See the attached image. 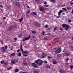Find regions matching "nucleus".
Returning <instances> with one entry per match:
<instances>
[{
  "label": "nucleus",
  "mask_w": 73,
  "mask_h": 73,
  "mask_svg": "<svg viewBox=\"0 0 73 73\" xmlns=\"http://www.w3.org/2000/svg\"><path fill=\"white\" fill-rule=\"evenodd\" d=\"M34 62L37 64H38V66H40L42 64V63H43V61L40 59H38L36 60H35Z\"/></svg>",
  "instance_id": "1"
},
{
  "label": "nucleus",
  "mask_w": 73,
  "mask_h": 73,
  "mask_svg": "<svg viewBox=\"0 0 73 73\" xmlns=\"http://www.w3.org/2000/svg\"><path fill=\"white\" fill-rule=\"evenodd\" d=\"M62 26L63 28H65V30H66V31L68 30V29L69 28V25L66 24H63Z\"/></svg>",
  "instance_id": "2"
},
{
  "label": "nucleus",
  "mask_w": 73,
  "mask_h": 73,
  "mask_svg": "<svg viewBox=\"0 0 73 73\" xmlns=\"http://www.w3.org/2000/svg\"><path fill=\"white\" fill-rule=\"evenodd\" d=\"M60 52H61V48H58L57 50L55 51V54L60 53Z\"/></svg>",
  "instance_id": "3"
},
{
  "label": "nucleus",
  "mask_w": 73,
  "mask_h": 73,
  "mask_svg": "<svg viewBox=\"0 0 73 73\" xmlns=\"http://www.w3.org/2000/svg\"><path fill=\"white\" fill-rule=\"evenodd\" d=\"M30 37H31V36H29V37H26L25 38V39H23V40H22V41H26L28 40H29V38H30Z\"/></svg>",
  "instance_id": "4"
},
{
  "label": "nucleus",
  "mask_w": 73,
  "mask_h": 73,
  "mask_svg": "<svg viewBox=\"0 0 73 73\" xmlns=\"http://www.w3.org/2000/svg\"><path fill=\"white\" fill-rule=\"evenodd\" d=\"M31 65H32L33 67H34V68H36L37 67V64L34 63H31Z\"/></svg>",
  "instance_id": "5"
},
{
  "label": "nucleus",
  "mask_w": 73,
  "mask_h": 73,
  "mask_svg": "<svg viewBox=\"0 0 73 73\" xmlns=\"http://www.w3.org/2000/svg\"><path fill=\"white\" fill-rule=\"evenodd\" d=\"M63 12V11L62 10H60V11L58 12V15L59 16H60L61 13H62Z\"/></svg>",
  "instance_id": "6"
},
{
  "label": "nucleus",
  "mask_w": 73,
  "mask_h": 73,
  "mask_svg": "<svg viewBox=\"0 0 73 73\" xmlns=\"http://www.w3.org/2000/svg\"><path fill=\"white\" fill-rule=\"evenodd\" d=\"M23 54H29V52L27 51H25L23 52Z\"/></svg>",
  "instance_id": "7"
},
{
  "label": "nucleus",
  "mask_w": 73,
  "mask_h": 73,
  "mask_svg": "<svg viewBox=\"0 0 73 73\" xmlns=\"http://www.w3.org/2000/svg\"><path fill=\"white\" fill-rule=\"evenodd\" d=\"M13 29V26H11L10 27L9 29V31H11Z\"/></svg>",
  "instance_id": "8"
},
{
  "label": "nucleus",
  "mask_w": 73,
  "mask_h": 73,
  "mask_svg": "<svg viewBox=\"0 0 73 73\" xmlns=\"http://www.w3.org/2000/svg\"><path fill=\"white\" fill-rule=\"evenodd\" d=\"M46 56V55L45 54H42V58H45Z\"/></svg>",
  "instance_id": "9"
},
{
  "label": "nucleus",
  "mask_w": 73,
  "mask_h": 73,
  "mask_svg": "<svg viewBox=\"0 0 73 73\" xmlns=\"http://www.w3.org/2000/svg\"><path fill=\"white\" fill-rule=\"evenodd\" d=\"M65 54L66 55V56H70V54L68 52H65Z\"/></svg>",
  "instance_id": "10"
},
{
  "label": "nucleus",
  "mask_w": 73,
  "mask_h": 73,
  "mask_svg": "<svg viewBox=\"0 0 73 73\" xmlns=\"http://www.w3.org/2000/svg\"><path fill=\"white\" fill-rule=\"evenodd\" d=\"M40 72V71H37L35 70H34V73H38Z\"/></svg>",
  "instance_id": "11"
},
{
  "label": "nucleus",
  "mask_w": 73,
  "mask_h": 73,
  "mask_svg": "<svg viewBox=\"0 0 73 73\" xmlns=\"http://www.w3.org/2000/svg\"><path fill=\"white\" fill-rule=\"evenodd\" d=\"M2 49L4 52H6V50H5V49L4 47H3L2 48Z\"/></svg>",
  "instance_id": "12"
},
{
  "label": "nucleus",
  "mask_w": 73,
  "mask_h": 73,
  "mask_svg": "<svg viewBox=\"0 0 73 73\" xmlns=\"http://www.w3.org/2000/svg\"><path fill=\"white\" fill-rule=\"evenodd\" d=\"M20 50L22 51V52L23 53L24 51L23 50V49L22 48V45L21 44V46L20 47Z\"/></svg>",
  "instance_id": "13"
},
{
  "label": "nucleus",
  "mask_w": 73,
  "mask_h": 73,
  "mask_svg": "<svg viewBox=\"0 0 73 73\" xmlns=\"http://www.w3.org/2000/svg\"><path fill=\"white\" fill-rule=\"evenodd\" d=\"M40 11H44V7H40L39 9Z\"/></svg>",
  "instance_id": "14"
},
{
  "label": "nucleus",
  "mask_w": 73,
  "mask_h": 73,
  "mask_svg": "<svg viewBox=\"0 0 73 73\" xmlns=\"http://www.w3.org/2000/svg\"><path fill=\"white\" fill-rule=\"evenodd\" d=\"M52 63L53 64H57V62H56V61L53 60L52 61Z\"/></svg>",
  "instance_id": "15"
},
{
  "label": "nucleus",
  "mask_w": 73,
  "mask_h": 73,
  "mask_svg": "<svg viewBox=\"0 0 73 73\" xmlns=\"http://www.w3.org/2000/svg\"><path fill=\"white\" fill-rule=\"evenodd\" d=\"M19 71V70L18 69H16L15 70V72H18Z\"/></svg>",
  "instance_id": "16"
},
{
  "label": "nucleus",
  "mask_w": 73,
  "mask_h": 73,
  "mask_svg": "<svg viewBox=\"0 0 73 73\" xmlns=\"http://www.w3.org/2000/svg\"><path fill=\"white\" fill-rule=\"evenodd\" d=\"M23 64L24 65H27V63L25 62H23Z\"/></svg>",
  "instance_id": "17"
},
{
  "label": "nucleus",
  "mask_w": 73,
  "mask_h": 73,
  "mask_svg": "<svg viewBox=\"0 0 73 73\" xmlns=\"http://www.w3.org/2000/svg\"><path fill=\"white\" fill-rule=\"evenodd\" d=\"M16 5H15V6H19V5H20V4H19V3L18 2H17L16 4Z\"/></svg>",
  "instance_id": "18"
},
{
  "label": "nucleus",
  "mask_w": 73,
  "mask_h": 73,
  "mask_svg": "<svg viewBox=\"0 0 73 73\" xmlns=\"http://www.w3.org/2000/svg\"><path fill=\"white\" fill-rule=\"evenodd\" d=\"M17 2H16V1H13V4H14V5H16V3Z\"/></svg>",
  "instance_id": "19"
},
{
  "label": "nucleus",
  "mask_w": 73,
  "mask_h": 73,
  "mask_svg": "<svg viewBox=\"0 0 73 73\" xmlns=\"http://www.w3.org/2000/svg\"><path fill=\"white\" fill-rule=\"evenodd\" d=\"M12 67H8L7 68V70H11V69H12Z\"/></svg>",
  "instance_id": "20"
},
{
  "label": "nucleus",
  "mask_w": 73,
  "mask_h": 73,
  "mask_svg": "<svg viewBox=\"0 0 73 73\" xmlns=\"http://www.w3.org/2000/svg\"><path fill=\"white\" fill-rule=\"evenodd\" d=\"M46 68H48V69H49V68H50V66L49 65H46Z\"/></svg>",
  "instance_id": "21"
},
{
  "label": "nucleus",
  "mask_w": 73,
  "mask_h": 73,
  "mask_svg": "<svg viewBox=\"0 0 73 73\" xmlns=\"http://www.w3.org/2000/svg\"><path fill=\"white\" fill-rule=\"evenodd\" d=\"M11 63L13 64H15V61L14 60H12L11 61Z\"/></svg>",
  "instance_id": "22"
},
{
  "label": "nucleus",
  "mask_w": 73,
  "mask_h": 73,
  "mask_svg": "<svg viewBox=\"0 0 73 73\" xmlns=\"http://www.w3.org/2000/svg\"><path fill=\"white\" fill-rule=\"evenodd\" d=\"M51 1L54 3L56 2V0H51Z\"/></svg>",
  "instance_id": "23"
},
{
  "label": "nucleus",
  "mask_w": 73,
  "mask_h": 73,
  "mask_svg": "<svg viewBox=\"0 0 73 73\" xmlns=\"http://www.w3.org/2000/svg\"><path fill=\"white\" fill-rule=\"evenodd\" d=\"M26 13L27 14H28V13H30V10H28L27 12H26Z\"/></svg>",
  "instance_id": "24"
},
{
  "label": "nucleus",
  "mask_w": 73,
  "mask_h": 73,
  "mask_svg": "<svg viewBox=\"0 0 73 73\" xmlns=\"http://www.w3.org/2000/svg\"><path fill=\"white\" fill-rule=\"evenodd\" d=\"M60 73H64V71H63V70H61L60 71Z\"/></svg>",
  "instance_id": "25"
},
{
  "label": "nucleus",
  "mask_w": 73,
  "mask_h": 73,
  "mask_svg": "<svg viewBox=\"0 0 73 73\" xmlns=\"http://www.w3.org/2000/svg\"><path fill=\"white\" fill-rule=\"evenodd\" d=\"M49 27V26L48 25H45V28H48Z\"/></svg>",
  "instance_id": "26"
},
{
  "label": "nucleus",
  "mask_w": 73,
  "mask_h": 73,
  "mask_svg": "<svg viewBox=\"0 0 73 73\" xmlns=\"http://www.w3.org/2000/svg\"><path fill=\"white\" fill-rule=\"evenodd\" d=\"M4 62V60H2L0 62L1 64H3Z\"/></svg>",
  "instance_id": "27"
},
{
  "label": "nucleus",
  "mask_w": 73,
  "mask_h": 73,
  "mask_svg": "<svg viewBox=\"0 0 73 73\" xmlns=\"http://www.w3.org/2000/svg\"><path fill=\"white\" fill-rule=\"evenodd\" d=\"M32 33L34 34H35L36 33V31H32Z\"/></svg>",
  "instance_id": "28"
},
{
  "label": "nucleus",
  "mask_w": 73,
  "mask_h": 73,
  "mask_svg": "<svg viewBox=\"0 0 73 73\" xmlns=\"http://www.w3.org/2000/svg\"><path fill=\"white\" fill-rule=\"evenodd\" d=\"M63 10H64V11H66V8H63L62 9Z\"/></svg>",
  "instance_id": "29"
},
{
  "label": "nucleus",
  "mask_w": 73,
  "mask_h": 73,
  "mask_svg": "<svg viewBox=\"0 0 73 73\" xmlns=\"http://www.w3.org/2000/svg\"><path fill=\"white\" fill-rule=\"evenodd\" d=\"M70 68H71V69H73V65L72 66V65H71L70 66Z\"/></svg>",
  "instance_id": "30"
},
{
  "label": "nucleus",
  "mask_w": 73,
  "mask_h": 73,
  "mask_svg": "<svg viewBox=\"0 0 73 73\" xmlns=\"http://www.w3.org/2000/svg\"><path fill=\"white\" fill-rule=\"evenodd\" d=\"M23 18H22L19 20V21L20 22V23H21V21L23 20Z\"/></svg>",
  "instance_id": "31"
},
{
  "label": "nucleus",
  "mask_w": 73,
  "mask_h": 73,
  "mask_svg": "<svg viewBox=\"0 0 73 73\" xmlns=\"http://www.w3.org/2000/svg\"><path fill=\"white\" fill-rule=\"evenodd\" d=\"M19 56H21V53H20V52L18 53V54Z\"/></svg>",
  "instance_id": "32"
},
{
  "label": "nucleus",
  "mask_w": 73,
  "mask_h": 73,
  "mask_svg": "<svg viewBox=\"0 0 73 73\" xmlns=\"http://www.w3.org/2000/svg\"><path fill=\"white\" fill-rule=\"evenodd\" d=\"M36 26L37 27H40V24H38V23H37Z\"/></svg>",
  "instance_id": "33"
},
{
  "label": "nucleus",
  "mask_w": 73,
  "mask_h": 73,
  "mask_svg": "<svg viewBox=\"0 0 73 73\" xmlns=\"http://www.w3.org/2000/svg\"><path fill=\"white\" fill-rule=\"evenodd\" d=\"M11 56H15V53H13L11 54Z\"/></svg>",
  "instance_id": "34"
},
{
  "label": "nucleus",
  "mask_w": 73,
  "mask_h": 73,
  "mask_svg": "<svg viewBox=\"0 0 73 73\" xmlns=\"http://www.w3.org/2000/svg\"><path fill=\"white\" fill-rule=\"evenodd\" d=\"M61 56V55L60 54H58L57 55V57H60Z\"/></svg>",
  "instance_id": "35"
},
{
  "label": "nucleus",
  "mask_w": 73,
  "mask_h": 73,
  "mask_svg": "<svg viewBox=\"0 0 73 73\" xmlns=\"http://www.w3.org/2000/svg\"><path fill=\"white\" fill-rule=\"evenodd\" d=\"M21 35L19 34V35L18 37H19V38H20V37H21Z\"/></svg>",
  "instance_id": "36"
},
{
  "label": "nucleus",
  "mask_w": 73,
  "mask_h": 73,
  "mask_svg": "<svg viewBox=\"0 0 73 73\" xmlns=\"http://www.w3.org/2000/svg\"><path fill=\"white\" fill-rule=\"evenodd\" d=\"M33 13L35 15H37V13H36L35 12H33Z\"/></svg>",
  "instance_id": "37"
},
{
  "label": "nucleus",
  "mask_w": 73,
  "mask_h": 73,
  "mask_svg": "<svg viewBox=\"0 0 73 73\" xmlns=\"http://www.w3.org/2000/svg\"><path fill=\"white\" fill-rule=\"evenodd\" d=\"M67 9H71V7H67Z\"/></svg>",
  "instance_id": "38"
},
{
  "label": "nucleus",
  "mask_w": 73,
  "mask_h": 73,
  "mask_svg": "<svg viewBox=\"0 0 73 73\" xmlns=\"http://www.w3.org/2000/svg\"><path fill=\"white\" fill-rule=\"evenodd\" d=\"M68 22H69V23H70L72 21V20H71L70 19H69L68 20Z\"/></svg>",
  "instance_id": "39"
},
{
  "label": "nucleus",
  "mask_w": 73,
  "mask_h": 73,
  "mask_svg": "<svg viewBox=\"0 0 73 73\" xmlns=\"http://www.w3.org/2000/svg\"><path fill=\"white\" fill-rule=\"evenodd\" d=\"M37 23H34V25H36V26H37Z\"/></svg>",
  "instance_id": "40"
},
{
  "label": "nucleus",
  "mask_w": 73,
  "mask_h": 73,
  "mask_svg": "<svg viewBox=\"0 0 73 73\" xmlns=\"http://www.w3.org/2000/svg\"><path fill=\"white\" fill-rule=\"evenodd\" d=\"M17 38H14V40H15V41H16V40H17Z\"/></svg>",
  "instance_id": "41"
},
{
  "label": "nucleus",
  "mask_w": 73,
  "mask_h": 73,
  "mask_svg": "<svg viewBox=\"0 0 73 73\" xmlns=\"http://www.w3.org/2000/svg\"><path fill=\"white\" fill-rule=\"evenodd\" d=\"M47 57L48 58H52V57H50L49 56H48Z\"/></svg>",
  "instance_id": "42"
},
{
  "label": "nucleus",
  "mask_w": 73,
  "mask_h": 73,
  "mask_svg": "<svg viewBox=\"0 0 73 73\" xmlns=\"http://www.w3.org/2000/svg\"><path fill=\"white\" fill-rule=\"evenodd\" d=\"M23 56L26 57V56H28V55L25 54L23 55Z\"/></svg>",
  "instance_id": "43"
},
{
  "label": "nucleus",
  "mask_w": 73,
  "mask_h": 73,
  "mask_svg": "<svg viewBox=\"0 0 73 73\" xmlns=\"http://www.w3.org/2000/svg\"><path fill=\"white\" fill-rule=\"evenodd\" d=\"M44 64H46V63H47V62H47V61H46V60H44Z\"/></svg>",
  "instance_id": "44"
},
{
  "label": "nucleus",
  "mask_w": 73,
  "mask_h": 73,
  "mask_svg": "<svg viewBox=\"0 0 73 73\" xmlns=\"http://www.w3.org/2000/svg\"><path fill=\"white\" fill-rule=\"evenodd\" d=\"M21 73H28V72H23L21 71Z\"/></svg>",
  "instance_id": "45"
},
{
  "label": "nucleus",
  "mask_w": 73,
  "mask_h": 73,
  "mask_svg": "<svg viewBox=\"0 0 73 73\" xmlns=\"http://www.w3.org/2000/svg\"><path fill=\"white\" fill-rule=\"evenodd\" d=\"M0 7H1V8H3V5H0Z\"/></svg>",
  "instance_id": "46"
},
{
  "label": "nucleus",
  "mask_w": 73,
  "mask_h": 73,
  "mask_svg": "<svg viewBox=\"0 0 73 73\" xmlns=\"http://www.w3.org/2000/svg\"><path fill=\"white\" fill-rule=\"evenodd\" d=\"M69 60V58H68L66 60V61H68Z\"/></svg>",
  "instance_id": "47"
},
{
  "label": "nucleus",
  "mask_w": 73,
  "mask_h": 73,
  "mask_svg": "<svg viewBox=\"0 0 73 73\" xmlns=\"http://www.w3.org/2000/svg\"><path fill=\"white\" fill-rule=\"evenodd\" d=\"M7 48H8V46H5V49H7Z\"/></svg>",
  "instance_id": "48"
},
{
  "label": "nucleus",
  "mask_w": 73,
  "mask_h": 73,
  "mask_svg": "<svg viewBox=\"0 0 73 73\" xmlns=\"http://www.w3.org/2000/svg\"><path fill=\"white\" fill-rule=\"evenodd\" d=\"M42 35H44V34H45V32H42Z\"/></svg>",
  "instance_id": "49"
},
{
  "label": "nucleus",
  "mask_w": 73,
  "mask_h": 73,
  "mask_svg": "<svg viewBox=\"0 0 73 73\" xmlns=\"http://www.w3.org/2000/svg\"><path fill=\"white\" fill-rule=\"evenodd\" d=\"M4 64H5V65H7V64H8V63L6 62L4 63Z\"/></svg>",
  "instance_id": "50"
},
{
  "label": "nucleus",
  "mask_w": 73,
  "mask_h": 73,
  "mask_svg": "<svg viewBox=\"0 0 73 73\" xmlns=\"http://www.w3.org/2000/svg\"><path fill=\"white\" fill-rule=\"evenodd\" d=\"M20 49H18L17 50V52H20Z\"/></svg>",
  "instance_id": "51"
},
{
  "label": "nucleus",
  "mask_w": 73,
  "mask_h": 73,
  "mask_svg": "<svg viewBox=\"0 0 73 73\" xmlns=\"http://www.w3.org/2000/svg\"><path fill=\"white\" fill-rule=\"evenodd\" d=\"M47 30H48V31H50V29L49 28H48V29H47Z\"/></svg>",
  "instance_id": "52"
},
{
  "label": "nucleus",
  "mask_w": 73,
  "mask_h": 73,
  "mask_svg": "<svg viewBox=\"0 0 73 73\" xmlns=\"http://www.w3.org/2000/svg\"><path fill=\"white\" fill-rule=\"evenodd\" d=\"M70 3H70V4H73V2L71 1Z\"/></svg>",
  "instance_id": "53"
},
{
  "label": "nucleus",
  "mask_w": 73,
  "mask_h": 73,
  "mask_svg": "<svg viewBox=\"0 0 73 73\" xmlns=\"http://www.w3.org/2000/svg\"><path fill=\"white\" fill-rule=\"evenodd\" d=\"M54 30H56V29H57V28L55 27V28H54Z\"/></svg>",
  "instance_id": "54"
},
{
  "label": "nucleus",
  "mask_w": 73,
  "mask_h": 73,
  "mask_svg": "<svg viewBox=\"0 0 73 73\" xmlns=\"http://www.w3.org/2000/svg\"><path fill=\"white\" fill-rule=\"evenodd\" d=\"M5 19H6V18L5 17H4L3 18V20H5Z\"/></svg>",
  "instance_id": "55"
},
{
  "label": "nucleus",
  "mask_w": 73,
  "mask_h": 73,
  "mask_svg": "<svg viewBox=\"0 0 73 73\" xmlns=\"http://www.w3.org/2000/svg\"><path fill=\"white\" fill-rule=\"evenodd\" d=\"M71 49H73V46H71Z\"/></svg>",
  "instance_id": "56"
},
{
  "label": "nucleus",
  "mask_w": 73,
  "mask_h": 73,
  "mask_svg": "<svg viewBox=\"0 0 73 73\" xmlns=\"http://www.w3.org/2000/svg\"><path fill=\"white\" fill-rule=\"evenodd\" d=\"M1 12H3V9H1Z\"/></svg>",
  "instance_id": "57"
},
{
  "label": "nucleus",
  "mask_w": 73,
  "mask_h": 73,
  "mask_svg": "<svg viewBox=\"0 0 73 73\" xmlns=\"http://www.w3.org/2000/svg\"><path fill=\"white\" fill-rule=\"evenodd\" d=\"M44 4H46V2H45Z\"/></svg>",
  "instance_id": "58"
},
{
  "label": "nucleus",
  "mask_w": 73,
  "mask_h": 73,
  "mask_svg": "<svg viewBox=\"0 0 73 73\" xmlns=\"http://www.w3.org/2000/svg\"><path fill=\"white\" fill-rule=\"evenodd\" d=\"M44 40H46V39H47L46 38H44Z\"/></svg>",
  "instance_id": "59"
},
{
  "label": "nucleus",
  "mask_w": 73,
  "mask_h": 73,
  "mask_svg": "<svg viewBox=\"0 0 73 73\" xmlns=\"http://www.w3.org/2000/svg\"><path fill=\"white\" fill-rule=\"evenodd\" d=\"M56 17L57 18H59V17H60L58 16V17Z\"/></svg>",
  "instance_id": "60"
},
{
  "label": "nucleus",
  "mask_w": 73,
  "mask_h": 73,
  "mask_svg": "<svg viewBox=\"0 0 73 73\" xmlns=\"http://www.w3.org/2000/svg\"><path fill=\"white\" fill-rule=\"evenodd\" d=\"M72 13H73V10L72 11Z\"/></svg>",
  "instance_id": "61"
},
{
  "label": "nucleus",
  "mask_w": 73,
  "mask_h": 73,
  "mask_svg": "<svg viewBox=\"0 0 73 73\" xmlns=\"http://www.w3.org/2000/svg\"><path fill=\"white\" fill-rule=\"evenodd\" d=\"M1 43H3V41H2L1 40Z\"/></svg>",
  "instance_id": "62"
},
{
  "label": "nucleus",
  "mask_w": 73,
  "mask_h": 73,
  "mask_svg": "<svg viewBox=\"0 0 73 73\" xmlns=\"http://www.w3.org/2000/svg\"><path fill=\"white\" fill-rule=\"evenodd\" d=\"M46 7H48V5H46Z\"/></svg>",
  "instance_id": "63"
},
{
  "label": "nucleus",
  "mask_w": 73,
  "mask_h": 73,
  "mask_svg": "<svg viewBox=\"0 0 73 73\" xmlns=\"http://www.w3.org/2000/svg\"><path fill=\"white\" fill-rule=\"evenodd\" d=\"M0 4H2V2H0Z\"/></svg>",
  "instance_id": "64"
}]
</instances>
